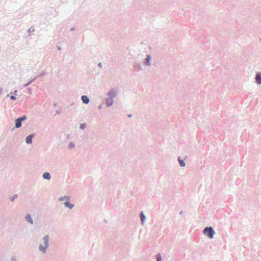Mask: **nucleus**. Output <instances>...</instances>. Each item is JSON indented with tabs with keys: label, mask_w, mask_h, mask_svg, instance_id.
Wrapping results in <instances>:
<instances>
[{
	"label": "nucleus",
	"mask_w": 261,
	"mask_h": 261,
	"mask_svg": "<svg viewBox=\"0 0 261 261\" xmlns=\"http://www.w3.org/2000/svg\"><path fill=\"white\" fill-rule=\"evenodd\" d=\"M151 57L150 55H147L146 58L145 59V61L144 62V65L147 66H151Z\"/></svg>",
	"instance_id": "4"
},
{
	"label": "nucleus",
	"mask_w": 261,
	"mask_h": 261,
	"mask_svg": "<svg viewBox=\"0 0 261 261\" xmlns=\"http://www.w3.org/2000/svg\"><path fill=\"white\" fill-rule=\"evenodd\" d=\"M9 261H17V259L15 256H12Z\"/></svg>",
	"instance_id": "21"
},
{
	"label": "nucleus",
	"mask_w": 261,
	"mask_h": 261,
	"mask_svg": "<svg viewBox=\"0 0 261 261\" xmlns=\"http://www.w3.org/2000/svg\"><path fill=\"white\" fill-rule=\"evenodd\" d=\"M178 161L179 162V164L180 166L181 167H185L186 164L184 162V160L181 159L180 156H178Z\"/></svg>",
	"instance_id": "14"
},
{
	"label": "nucleus",
	"mask_w": 261,
	"mask_h": 261,
	"mask_svg": "<svg viewBox=\"0 0 261 261\" xmlns=\"http://www.w3.org/2000/svg\"><path fill=\"white\" fill-rule=\"evenodd\" d=\"M203 233L208 238L212 239L214 238L215 231L212 226H207L205 227L203 230Z\"/></svg>",
	"instance_id": "2"
},
{
	"label": "nucleus",
	"mask_w": 261,
	"mask_h": 261,
	"mask_svg": "<svg viewBox=\"0 0 261 261\" xmlns=\"http://www.w3.org/2000/svg\"><path fill=\"white\" fill-rule=\"evenodd\" d=\"M25 220L28 223L33 224V220L32 218L31 215L30 214H27L25 216Z\"/></svg>",
	"instance_id": "7"
},
{
	"label": "nucleus",
	"mask_w": 261,
	"mask_h": 261,
	"mask_svg": "<svg viewBox=\"0 0 261 261\" xmlns=\"http://www.w3.org/2000/svg\"><path fill=\"white\" fill-rule=\"evenodd\" d=\"M39 77V76H35L32 80H30L29 82L24 85V87H27L33 83L34 81L37 80Z\"/></svg>",
	"instance_id": "9"
},
{
	"label": "nucleus",
	"mask_w": 261,
	"mask_h": 261,
	"mask_svg": "<svg viewBox=\"0 0 261 261\" xmlns=\"http://www.w3.org/2000/svg\"><path fill=\"white\" fill-rule=\"evenodd\" d=\"M31 31H31V29L30 28V29H29L28 30V33H30L31 32Z\"/></svg>",
	"instance_id": "27"
},
{
	"label": "nucleus",
	"mask_w": 261,
	"mask_h": 261,
	"mask_svg": "<svg viewBox=\"0 0 261 261\" xmlns=\"http://www.w3.org/2000/svg\"><path fill=\"white\" fill-rule=\"evenodd\" d=\"M75 147L74 144L72 142H70L67 146V148L69 149H71Z\"/></svg>",
	"instance_id": "16"
},
{
	"label": "nucleus",
	"mask_w": 261,
	"mask_h": 261,
	"mask_svg": "<svg viewBox=\"0 0 261 261\" xmlns=\"http://www.w3.org/2000/svg\"><path fill=\"white\" fill-rule=\"evenodd\" d=\"M44 74H45L44 72H41L38 76H39V77H41V76H43L44 75Z\"/></svg>",
	"instance_id": "23"
},
{
	"label": "nucleus",
	"mask_w": 261,
	"mask_h": 261,
	"mask_svg": "<svg viewBox=\"0 0 261 261\" xmlns=\"http://www.w3.org/2000/svg\"><path fill=\"white\" fill-rule=\"evenodd\" d=\"M102 108V105H100L99 106H98V109L99 110L101 109Z\"/></svg>",
	"instance_id": "25"
},
{
	"label": "nucleus",
	"mask_w": 261,
	"mask_h": 261,
	"mask_svg": "<svg viewBox=\"0 0 261 261\" xmlns=\"http://www.w3.org/2000/svg\"><path fill=\"white\" fill-rule=\"evenodd\" d=\"M86 127V124L85 123H82L80 124L79 126V128L80 129H84Z\"/></svg>",
	"instance_id": "19"
},
{
	"label": "nucleus",
	"mask_w": 261,
	"mask_h": 261,
	"mask_svg": "<svg viewBox=\"0 0 261 261\" xmlns=\"http://www.w3.org/2000/svg\"><path fill=\"white\" fill-rule=\"evenodd\" d=\"M81 100L82 101L83 103L84 104H88L90 102V99L89 97L86 95H83L81 96Z\"/></svg>",
	"instance_id": "5"
},
{
	"label": "nucleus",
	"mask_w": 261,
	"mask_h": 261,
	"mask_svg": "<svg viewBox=\"0 0 261 261\" xmlns=\"http://www.w3.org/2000/svg\"><path fill=\"white\" fill-rule=\"evenodd\" d=\"M74 30V28H71L70 29V31H72Z\"/></svg>",
	"instance_id": "30"
},
{
	"label": "nucleus",
	"mask_w": 261,
	"mask_h": 261,
	"mask_svg": "<svg viewBox=\"0 0 261 261\" xmlns=\"http://www.w3.org/2000/svg\"><path fill=\"white\" fill-rule=\"evenodd\" d=\"M10 98L12 100H15L16 99V97L14 95H11Z\"/></svg>",
	"instance_id": "22"
},
{
	"label": "nucleus",
	"mask_w": 261,
	"mask_h": 261,
	"mask_svg": "<svg viewBox=\"0 0 261 261\" xmlns=\"http://www.w3.org/2000/svg\"><path fill=\"white\" fill-rule=\"evenodd\" d=\"M98 66L100 68H101L102 67V63L101 62H99L98 64Z\"/></svg>",
	"instance_id": "24"
},
{
	"label": "nucleus",
	"mask_w": 261,
	"mask_h": 261,
	"mask_svg": "<svg viewBox=\"0 0 261 261\" xmlns=\"http://www.w3.org/2000/svg\"><path fill=\"white\" fill-rule=\"evenodd\" d=\"M42 177L47 180H49L51 178L50 174L49 172H44L42 175Z\"/></svg>",
	"instance_id": "10"
},
{
	"label": "nucleus",
	"mask_w": 261,
	"mask_h": 261,
	"mask_svg": "<svg viewBox=\"0 0 261 261\" xmlns=\"http://www.w3.org/2000/svg\"><path fill=\"white\" fill-rule=\"evenodd\" d=\"M57 49L59 50H60L61 49V47L59 46H57Z\"/></svg>",
	"instance_id": "28"
},
{
	"label": "nucleus",
	"mask_w": 261,
	"mask_h": 261,
	"mask_svg": "<svg viewBox=\"0 0 261 261\" xmlns=\"http://www.w3.org/2000/svg\"><path fill=\"white\" fill-rule=\"evenodd\" d=\"M19 120H20V121H23L24 120H25L27 119V116L25 115H23L22 117L18 118Z\"/></svg>",
	"instance_id": "18"
},
{
	"label": "nucleus",
	"mask_w": 261,
	"mask_h": 261,
	"mask_svg": "<svg viewBox=\"0 0 261 261\" xmlns=\"http://www.w3.org/2000/svg\"><path fill=\"white\" fill-rule=\"evenodd\" d=\"M17 195L14 194L13 196L11 197V201H13L17 198Z\"/></svg>",
	"instance_id": "20"
},
{
	"label": "nucleus",
	"mask_w": 261,
	"mask_h": 261,
	"mask_svg": "<svg viewBox=\"0 0 261 261\" xmlns=\"http://www.w3.org/2000/svg\"><path fill=\"white\" fill-rule=\"evenodd\" d=\"M127 115H128V117H129V118L132 117V115L130 114H128Z\"/></svg>",
	"instance_id": "29"
},
{
	"label": "nucleus",
	"mask_w": 261,
	"mask_h": 261,
	"mask_svg": "<svg viewBox=\"0 0 261 261\" xmlns=\"http://www.w3.org/2000/svg\"><path fill=\"white\" fill-rule=\"evenodd\" d=\"M255 82L258 85L261 84V73L257 72L255 75Z\"/></svg>",
	"instance_id": "6"
},
{
	"label": "nucleus",
	"mask_w": 261,
	"mask_h": 261,
	"mask_svg": "<svg viewBox=\"0 0 261 261\" xmlns=\"http://www.w3.org/2000/svg\"><path fill=\"white\" fill-rule=\"evenodd\" d=\"M156 261H162V256L160 253L156 255Z\"/></svg>",
	"instance_id": "17"
},
{
	"label": "nucleus",
	"mask_w": 261,
	"mask_h": 261,
	"mask_svg": "<svg viewBox=\"0 0 261 261\" xmlns=\"http://www.w3.org/2000/svg\"><path fill=\"white\" fill-rule=\"evenodd\" d=\"M2 92V88H0V95H1Z\"/></svg>",
	"instance_id": "31"
},
{
	"label": "nucleus",
	"mask_w": 261,
	"mask_h": 261,
	"mask_svg": "<svg viewBox=\"0 0 261 261\" xmlns=\"http://www.w3.org/2000/svg\"><path fill=\"white\" fill-rule=\"evenodd\" d=\"M115 96H116V94H117V92H116V90H115Z\"/></svg>",
	"instance_id": "34"
},
{
	"label": "nucleus",
	"mask_w": 261,
	"mask_h": 261,
	"mask_svg": "<svg viewBox=\"0 0 261 261\" xmlns=\"http://www.w3.org/2000/svg\"><path fill=\"white\" fill-rule=\"evenodd\" d=\"M183 214V212L182 211H180V213H179V214L180 215H182Z\"/></svg>",
	"instance_id": "32"
},
{
	"label": "nucleus",
	"mask_w": 261,
	"mask_h": 261,
	"mask_svg": "<svg viewBox=\"0 0 261 261\" xmlns=\"http://www.w3.org/2000/svg\"><path fill=\"white\" fill-rule=\"evenodd\" d=\"M70 199V197L68 196H64L63 197H61L59 198V201H64L65 200H69Z\"/></svg>",
	"instance_id": "15"
},
{
	"label": "nucleus",
	"mask_w": 261,
	"mask_h": 261,
	"mask_svg": "<svg viewBox=\"0 0 261 261\" xmlns=\"http://www.w3.org/2000/svg\"><path fill=\"white\" fill-rule=\"evenodd\" d=\"M64 205L65 207L69 208V209H72L74 206V205L73 204L70 203L68 201L65 202L64 203Z\"/></svg>",
	"instance_id": "11"
},
{
	"label": "nucleus",
	"mask_w": 261,
	"mask_h": 261,
	"mask_svg": "<svg viewBox=\"0 0 261 261\" xmlns=\"http://www.w3.org/2000/svg\"><path fill=\"white\" fill-rule=\"evenodd\" d=\"M34 134H30L28 135L25 138V142L27 144H31L32 142V139L34 137Z\"/></svg>",
	"instance_id": "8"
},
{
	"label": "nucleus",
	"mask_w": 261,
	"mask_h": 261,
	"mask_svg": "<svg viewBox=\"0 0 261 261\" xmlns=\"http://www.w3.org/2000/svg\"><path fill=\"white\" fill-rule=\"evenodd\" d=\"M22 122L20 121V120H19L18 118L15 121V127L16 128H18L21 126Z\"/></svg>",
	"instance_id": "12"
},
{
	"label": "nucleus",
	"mask_w": 261,
	"mask_h": 261,
	"mask_svg": "<svg viewBox=\"0 0 261 261\" xmlns=\"http://www.w3.org/2000/svg\"><path fill=\"white\" fill-rule=\"evenodd\" d=\"M60 111L59 110H57L56 111V114H55V115H57V114H60Z\"/></svg>",
	"instance_id": "26"
},
{
	"label": "nucleus",
	"mask_w": 261,
	"mask_h": 261,
	"mask_svg": "<svg viewBox=\"0 0 261 261\" xmlns=\"http://www.w3.org/2000/svg\"><path fill=\"white\" fill-rule=\"evenodd\" d=\"M16 93H17V91H16H16H15L14 92V94L15 95H16Z\"/></svg>",
	"instance_id": "33"
},
{
	"label": "nucleus",
	"mask_w": 261,
	"mask_h": 261,
	"mask_svg": "<svg viewBox=\"0 0 261 261\" xmlns=\"http://www.w3.org/2000/svg\"><path fill=\"white\" fill-rule=\"evenodd\" d=\"M140 219H141L142 224H144V223L145 221V219H146V216L143 211H142L140 213Z\"/></svg>",
	"instance_id": "13"
},
{
	"label": "nucleus",
	"mask_w": 261,
	"mask_h": 261,
	"mask_svg": "<svg viewBox=\"0 0 261 261\" xmlns=\"http://www.w3.org/2000/svg\"><path fill=\"white\" fill-rule=\"evenodd\" d=\"M49 236L48 234L44 235L42 238V243L40 244L38 247V250L40 252L43 253H46V250L49 247Z\"/></svg>",
	"instance_id": "1"
},
{
	"label": "nucleus",
	"mask_w": 261,
	"mask_h": 261,
	"mask_svg": "<svg viewBox=\"0 0 261 261\" xmlns=\"http://www.w3.org/2000/svg\"><path fill=\"white\" fill-rule=\"evenodd\" d=\"M114 97V92L111 90L109 92V96L105 99L106 104L107 107L111 106L113 103V98Z\"/></svg>",
	"instance_id": "3"
}]
</instances>
